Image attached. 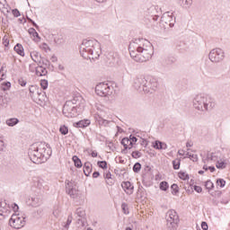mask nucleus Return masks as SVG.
Wrapping results in <instances>:
<instances>
[{
    "label": "nucleus",
    "mask_w": 230,
    "mask_h": 230,
    "mask_svg": "<svg viewBox=\"0 0 230 230\" xmlns=\"http://www.w3.org/2000/svg\"><path fill=\"white\" fill-rule=\"evenodd\" d=\"M52 150L49 144L37 142L32 144L28 151V155L34 164H42L51 157Z\"/></svg>",
    "instance_id": "nucleus-1"
},
{
    "label": "nucleus",
    "mask_w": 230,
    "mask_h": 230,
    "mask_svg": "<svg viewBox=\"0 0 230 230\" xmlns=\"http://www.w3.org/2000/svg\"><path fill=\"white\" fill-rule=\"evenodd\" d=\"M102 49H100V43L96 40H84L80 47V54L83 58H91L89 55H93L92 57L93 60L94 58H100V54Z\"/></svg>",
    "instance_id": "nucleus-2"
},
{
    "label": "nucleus",
    "mask_w": 230,
    "mask_h": 230,
    "mask_svg": "<svg viewBox=\"0 0 230 230\" xmlns=\"http://www.w3.org/2000/svg\"><path fill=\"white\" fill-rule=\"evenodd\" d=\"M132 42L138 45L137 46V53H138L139 62H148V59L152 58V55H154L152 43L143 38L132 40Z\"/></svg>",
    "instance_id": "nucleus-3"
},
{
    "label": "nucleus",
    "mask_w": 230,
    "mask_h": 230,
    "mask_svg": "<svg viewBox=\"0 0 230 230\" xmlns=\"http://www.w3.org/2000/svg\"><path fill=\"white\" fill-rule=\"evenodd\" d=\"M85 101L80 95L75 96L73 100L66 101L63 106V114L66 118H76L78 116V109L84 106Z\"/></svg>",
    "instance_id": "nucleus-4"
},
{
    "label": "nucleus",
    "mask_w": 230,
    "mask_h": 230,
    "mask_svg": "<svg viewBox=\"0 0 230 230\" xmlns=\"http://www.w3.org/2000/svg\"><path fill=\"white\" fill-rule=\"evenodd\" d=\"M193 107L198 111L204 112V111H211V109H214L215 102H213V99L208 95L200 93L194 98Z\"/></svg>",
    "instance_id": "nucleus-5"
},
{
    "label": "nucleus",
    "mask_w": 230,
    "mask_h": 230,
    "mask_svg": "<svg viewBox=\"0 0 230 230\" xmlns=\"http://www.w3.org/2000/svg\"><path fill=\"white\" fill-rule=\"evenodd\" d=\"M208 58L214 64H218L226 58V53L222 49H213L208 54Z\"/></svg>",
    "instance_id": "nucleus-6"
},
{
    "label": "nucleus",
    "mask_w": 230,
    "mask_h": 230,
    "mask_svg": "<svg viewBox=\"0 0 230 230\" xmlns=\"http://www.w3.org/2000/svg\"><path fill=\"white\" fill-rule=\"evenodd\" d=\"M24 224H26V216L19 217L17 214H13L9 219V226L13 229H21L24 227Z\"/></svg>",
    "instance_id": "nucleus-7"
},
{
    "label": "nucleus",
    "mask_w": 230,
    "mask_h": 230,
    "mask_svg": "<svg viewBox=\"0 0 230 230\" xmlns=\"http://www.w3.org/2000/svg\"><path fill=\"white\" fill-rule=\"evenodd\" d=\"M95 93L98 96L105 97V96H111L112 94V88L109 84L105 83H99L95 86Z\"/></svg>",
    "instance_id": "nucleus-8"
},
{
    "label": "nucleus",
    "mask_w": 230,
    "mask_h": 230,
    "mask_svg": "<svg viewBox=\"0 0 230 230\" xmlns=\"http://www.w3.org/2000/svg\"><path fill=\"white\" fill-rule=\"evenodd\" d=\"M179 215L175 210H172L169 214V218L167 219V230H177L179 227Z\"/></svg>",
    "instance_id": "nucleus-9"
},
{
    "label": "nucleus",
    "mask_w": 230,
    "mask_h": 230,
    "mask_svg": "<svg viewBox=\"0 0 230 230\" xmlns=\"http://www.w3.org/2000/svg\"><path fill=\"white\" fill-rule=\"evenodd\" d=\"M157 79L154 78L152 76H148L146 78L145 84H144V87H143V91L144 93H153V91H155V89H157Z\"/></svg>",
    "instance_id": "nucleus-10"
},
{
    "label": "nucleus",
    "mask_w": 230,
    "mask_h": 230,
    "mask_svg": "<svg viewBox=\"0 0 230 230\" xmlns=\"http://www.w3.org/2000/svg\"><path fill=\"white\" fill-rule=\"evenodd\" d=\"M65 185L67 195H69L71 199H76V189L75 188L76 186V181L73 180H66Z\"/></svg>",
    "instance_id": "nucleus-11"
},
{
    "label": "nucleus",
    "mask_w": 230,
    "mask_h": 230,
    "mask_svg": "<svg viewBox=\"0 0 230 230\" xmlns=\"http://www.w3.org/2000/svg\"><path fill=\"white\" fill-rule=\"evenodd\" d=\"M27 203L32 208H39V206L42 204V198H40V196L33 195L29 198Z\"/></svg>",
    "instance_id": "nucleus-12"
},
{
    "label": "nucleus",
    "mask_w": 230,
    "mask_h": 230,
    "mask_svg": "<svg viewBox=\"0 0 230 230\" xmlns=\"http://www.w3.org/2000/svg\"><path fill=\"white\" fill-rule=\"evenodd\" d=\"M146 78H145V76L140 75V76H137L134 80V87L135 89H137V91H143V87H144V84L146 82Z\"/></svg>",
    "instance_id": "nucleus-13"
},
{
    "label": "nucleus",
    "mask_w": 230,
    "mask_h": 230,
    "mask_svg": "<svg viewBox=\"0 0 230 230\" xmlns=\"http://www.w3.org/2000/svg\"><path fill=\"white\" fill-rule=\"evenodd\" d=\"M121 186L127 195H132L134 193V185L130 181H123Z\"/></svg>",
    "instance_id": "nucleus-14"
},
{
    "label": "nucleus",
    "mask_w": 230,
    "mask_h": 230,
    "mask_svg": "<svg viewBox=\"0 0 230 230\" xmlns=\"http://www.w3.org/2000/svg\"><path fill=\"white\" fill-rule=\"evenodd\" d=\"M91 125V120L89 119H84L74 123L75 128H87Z\"/></svg>",
    "instance_id": "nucleus-15"
},
{
    "label": "nucleus",
    "mask_w": 230,
    "mask_h": 230,
    "mask_svg": "<svg viewBox=\"0 0 230 230\" xmlns=\"http://www.w3.org/2000/svg\"><path fill=\"white\" fill-rule=\"evenodd\" d=\"M134 44L136 43H134V41L131 40V42L129 43V55L131 58L135 60V62H139V53L137 52V49L136 50H130Z\"/></svg>",
    "instance_id": "nucleus-16"
},
{
    "label": "nucleus",
    "mask_w": 230,
    "mask_h": 230,
    "mask_svg": "<svg viewBox=\"0 0 230 230\" xmlns=\"http://www.w3.org/2000/svg\"><path fill=\"white\" fill-rule=\"evenodd\" d=\"M153 148H155V150H166L168 145L161 140H155L153 142Z\"/></svg>",
    "instance_id": "nucleus-17"
},
{
    "label": "nucleus",
    "mask_w": 230,
    "mask_h": 230,
    "mask_svg": "<svg viewBox=\"0 0 230 230\" xmlns=\"http://www.w3.org/2000/svg\"><path fill=\"white\" fill-rule=\"evenodd\" d=\"M93 172V164L90 162H86L84 164V173L85 177H89Z\"/></svg>",
    "instance_id": "nucleus-18"
},
{
    "label": "nucleus",
    "mask_w": 230,
    "mask_h": 230,
    "mask_svg": "<svg viewBox=\"0 0 230 230\" xmlns=\"http://www.w3.org/2000/svg\"><path fill=\"white\" fill-rule=\"evenodd\" d=\"M33 186L39 190H42L44 188V180L39 177L33 178Z\"/></svg>",
    "instance_id": "nucleus-19"
},
{
    "label": "nucleus",
    "mask_w": 230,
    "mask_h": 230,
    "mask_svg": "<svg viewBox=\"0 0 230 230\" xmlns=\"http://www.w3.org/2000/svg\"><path fill=\"white\" fill-rule=\"evenodd\" d=\"M8 103H10V97L7 95H3L0 93V106L1 107H7Z\"/></svg>",
    "instance_id": "nucleus-20"
},
{
    "label": "nucleus",
    "mask_w": 230,
    "mask_h": 230,
    "mask_svg": "<svg viewBox=\"0 0 230 230\" xmlns=\"http://www.w3.org/2000/svg\"><path fill=\"white\" fill-rule=\"evenodd\" d=\"M176 49H178V51H188V49H190V48L188 47V45L186 44V42L184 41H180L176 44Z\"/></svg>",
    "instance_id": "nucleus-21"
},
{
    "label": "nucleus",
    "mask_w": 230,
    "mask_h": 230,
    "mask_svg": "<svg viewBox=\"0 0 230 230\" xmlns=\"http://www.w3.org/2000/svg\"><path fill=\"white\" fill-rule=\"evenodd\" d=\"M14 51L17 53V55H20V57H24V47H22V44L17 43L14 46Z\"/></svg>",
    "instance_id": "nucleus-22"
},
{
    "label": "nucleus",
    "mask_w": 230,
    "mask_h": 230,
    "mask_svg": "<svg viewBox=\"0 0 230 230\" xmlns=\"http://www.w3.org/2000/svg\"><path fill=\"white\" fill-rule=\"evenodd\" d=\"M31 58L35 62L36 64L39 63V58H42V56L38 51H32L31 52Z\"/></svg>",
    "instance_id": "nucleus-23"
},
{
    "label": "nucleus",
    "mask_w": 230,
    "mask_h": 230,
    "mask_svg": "<svg viewBox=\"0 0 230 230\" xmlns=\"http://www.w3.org/2000/svg\"><path fill=\"white\" fill-rule=\"evenodd\" d=\"M19 122L20 120L17 118H11L5 121L8 127H15V125H18Z\"/></svg>",
    "instance_id": "nucleus-24"
},
{
    "label": "nucleus",
    "mask_w": 230,
    "mask_h": 230,
    "mask_svg": "<svg viewBox=\"0 0 230 230\" xmlns=\"http://www.w3.org/2000/svg\"><path fill=\"white\" fill-rule=\"evenodd\" d=\"M72 160L75 168H82V166H84V164H82V160L77 155H74L72 157Z\"/></svg>",
    "instance_id": "nucleus-25"
},
{
    "label": "nucleus",
    "mask_w": 230,
    "mask_h": 230,
    "mask_svg": "<svg viewBox=\"0 0 230 230\" xmlns=\"http://www.w3.org/2000/svg\"><path fill=\"white\" fill-rule=\"evenodd\" d=\"M40 60L38 61L39 66H45V67H49L51 66V62L44 58H40Z\"/></svg>",
    "instance_id": "nucleus-26"
},
{
    "label": "nucleus",
    "mask_w": 230,
    "mask_h": 230,
    "mask_svg": "<svg viewBox=\"0 0 230 230\" xmlns=\"http://www.w3.org/2000/svg\"><path fill=\"white\" fill-rule=\"evenodd\" d=\"M159 188L162 191H168V189L170 188V185L168 184V181H164L160 182Z\"/></svg>",
    "instance_id": "nucleus-27"
},
{
    "label": "nucleus",
    "mask_w": 230,
    "mask_h": 230,
    "mask_svg": "<svg viewBox=\"0 0 230 230\" xmlns=\"http://www.w3.org/2000/svg\"><path fill=\"white\" fill-rule=\"evenodd\" d=\"M28 31L32 37L38 39V40H40V36L39 35V32H37L35 28H30Z\"/></svg>",
    "instance_id": "nucleus-28"
},
{
    "label": "nucleus",
    "mask_w": 230,
    "mask_h": 230,
    "mask_svg": "<svg viewBox=\"0 0 230 230\" xmlns=\"http://www.w3.org/2000/svg\"><path fill=\"white\" fill-rule=\"evenodd\" d=\"M59 132L62 134V136H67V134H69V128H67L66 125H63L59 128Z\"/></svg>",
    "instance_id": "nucleus-29"
},
{
    "label": "nucleus",
    "mask_w": 230,
    "mask_h": 230,
    "mask_svg": "<svg viewBox=\"0 0 230 230\" xmlns=\"http://www.w3.org/2000/svg\"><path fill=\"white\" fill-rule=\"evenodd\" d=\"M10 87H12V83L10 82H4L1 84V89L4 92V91H10Z\"/></svg>",
    "instance_id": "nucleus-30"
},
{
    "label": "nucleus",
    "mask_w": 230,
    "mask_h": 230,
    "mask_svg": "<svg viewBox=\"0 0 230 230\" xmlns=\"http://www.w3.org/2000/svg\"><path fill=\"white\" fill-rule=\"evenodd\" d=\"M179 179H181V181H188L190 179V174L186 173L185 172L181 171L178 173Z\"/></svg>",
    "instance_id": "nucleus-31"
},
{
    "label": "nucleus",
    "mask_w": 230,
    "mask_h": 230,
    "mask_svg": "<svg viewBox=\"0 0 230 230\" xmlns=\"http://www.w3.org/2000/svg\"><path fill=\"white\" fill-rule=\"evenodd\" d=\"M136 143H137V137L130 135L129 136V148H134V145H136Z\"/></svg>",
    "instance_id": "nucleus-32"
},
{
    "label": "nucleus",
    "mask_w": 230,
    "mask_h": 230,
    "mask_svg": "<svg viewBox=\"0 0 230 230\" xmlns=\"http://www.w3.org/2000/svg\"><path fill=\"white\" fill-rule=\"evenodd\" d=\"M205 188H206V190H208V191H211V190H213V188H215V184L213 183V181H211V180H208L205 182Z\"/></svg>",
    "instance_id": "nucleus-33"
},
{
    "label": "nucleus",
    "mask_w": 230,
    "mask_h": 230,
    "mask_svg": "<svg viewBox=\"0 0 230 230\" xmlns=\"http://www.w3.org/2000/svg\"><path fill=\"white\" fill-rule=\"evenodd\" d=\"M186 155L187 156H185L184 159L188 157L189 159H190V161H193V163H197V161H199V156L197 155H191L190 153H187Z\"/></svg>",
    "instance_id": "nucleus-34"
},
{
    "label": "nucleus",
    "mask_w": 230,
    "mask_h": 230,
    "mask_svg": "<svg viewBox=\"0 0 230 230\" xmlns=\"http://www.w3.org/2000/svg\"><path fill=\"white\" fill-rule=\"evenodd\" d=\"M75 214L77 215V217H79L80 218H84V217H85V210H84L82 208H78L75 210Z\"/></svg>",
    "instance_id": "nucleus-35"
},
{
    "label": "nucleus",
    "mask_w": 230,
    "mask_h": 230,
    "mask_svg": "<svg viewBox=\"0 0 230 230\" xmlns=\"http://www.w3.org/2000/svg\"><path fill=\"white\" fill-rule=\"evenodd\" d=\"M226 166H227V164L224 161H222V162L217 161V164H216V167L218 170H224V168H226Z\"/></svg>",
    "instance_id": "nucleus-36"
},
{
    "label": "nucleus",
    "mask_w": 230,
    "mask_h": 230,
    "mask_svg": "<svg viewBox=\"0 0 230 230\" xmlns=\"http://www.w3.org/2000/svg\"><path fill=\"white\" fill-rule=\"evenodd\" d=\"M172 168L173 170H179V168H181V159H176L172 161Z\"/></svg>",
    "instance_id": "nucleus-37"
},
{
    "label": "nucleus",
    "mask_w": 230,
    "mask_h": 230,
    "mask_svg": "<svg viewBox=\"0 0 230 230\" xmlns=\"http://www.w3.org/2000/svg\"><path fill=\"white\" fill-rule=\"evenodd\" d=\"M133 172L135 173H139V172H141V164L139 162H137L134 165H133Z\"/></svg>",
    "instance_id": "nucleus-38"
},
{
    "label": "nucleus",
    "mask_w": 230,
    "mask_h": 230,
    "mask_svg": "<svg viewBox=\"0 0 230 230\" xmlns=\"http://www.w3.org/2000/svg\"><path fill=\"white\" fill-rule=\"evenodd\" d=\"M171 190H172V193L173 195H177V193H179V185H177V183H173L172 186H171Z\"/></svg>",
    "instance_id": "nucleus-39"
},
{
    "label": "nucleus",
    "mask_w": 230,
    "mask_h": 230,
    "mask_svg": "<svg viewBox=\"0 0 230 230\" xmlns=\"http://www.w3.org/2000/svg\"><path fill=\"white\" fill-rule=\"evenodd\" d=\"M143 154L139 151H133L131 153V157H133V159H139V157H142Z\"/></svg>",
    "instance_id": "nucleus-40"
},
{
    "label": "nucleus",
    "mask_w": 230,
    "mask_h": 230,
    "mask_svg": "<svg viewBox=\"0 0 230 230\" xmlns=\"http://www.w3.org/2000/svg\"><path fill=\"white\" fill-rule=\"evenodd\" d=\"M97 165L102 170H107V161H98Z\"/></svg>",
    "instance_id": "nucleus-41"
},
{
    "label": "nucleus",
    "mask_w": 230,
    "mask_h": 230,
    "mask_svg": "<svg viewBox=\"0 0 230 230\" xmlns=\"http://www.w3.org/2000/svg\"><path fill=\"white\" fill-rule=\"evenodd\" d=\"M121 209H122L124 215H128L130 213L128 211V204H127V203H122L121 204Z\"/></svg>",
    "instance_id": "nucleus-42"
},
{
    "label": "nucleus",
    "mask_w": 230,
    "mask_h": 230,
    "mask_svg": "<svg viewBox=\"0 0 230 230\" xmlns=\"http://www.w3.org/2000/svg\"><path fill=\"white\" fill-rule=\"evenodd\" d=\"M216 182L217 185L219 186L220 188H224L226 186V180L222 178H218Z\"/></svg>",
    "instance_id": "nucleus-43"
},
{
    "label": "nucleus",
    "mask_w": 230,
    "mask_h": 230,
    "mask_svg": "<svg viewBox=\"0 0 230 230\" xmlns=\"http://www.w3.org/2000/svg\"><path fill=\"white\" fill-rule=\"evenodd\" d=\"M130 143V139L127 137H123L120 141V145H122L123 146H128Z\"/></svg>",
    "instance_id": "nucleus-44"
},
{
    "label": "nucleus",
    "mask_w": 230,
    "mask_h": 230,
    "mask_svg": "<svg viewBox=\"0 0 230 230\" xmlns=\"http://www.w3.org/2000/svg\"><path fill=\"white\" fill-rule=\"evenodd\" d=\"M48 85H49L48 80L42 79L40 81V86H41V89H43V91H46V89H48Z\"/></svg>",
    "instance_id": "nucleus-45"
},
{
    "label": "nucleus",
    "mask_w": 230,
    "mask_h": 230,
    "mask_svg": "<svg viewBox=\"0 0 230 230\" xmlns=\"http://www.w3.org/2000/svg\"><path fill=\"white\" fill-rule=\"evenodd\" d=\"M112 64L114 66H119L121 64V59H119V57H118V55H116L113 59H112Z\"/></svg>",
    "instance_id": "nucleus-46"
},
{
    "label": "nucleus",
    "mask_w": 230,
    "mask_h": 230,
    "mask_svg": "<svg viewBox=\"0 0 230 230\" xmlns=\"http://www.w3.org/2000/svg\"><path fill=\"white\" fill-rule=\"evenodd\" d=\"M38 67L40 71L41 76H46V75H48V70L46 69V67L42 66V65H39Z\"/></svg>",
    "instance_id": "nucleus-47"
},
{
    "label": "nucleus",
    "mask_w": 230,
    "mask_h": 230,
    "mask_svg": "<svg viewBox=\"0 0 230 230\" xmlns=\"http://www.w3.org/2000/svg\"><path fill=\"white\" fill-rule=\"evenodd\" d=\"M40 48L41 49H43L46 53H48V51H51V49L49 48V46H48V44L47 43H42L40 46Z\"/></svg>",
    "instance_id": "nucleus-48"
},
{
    "label": "nucleus",
    "mask_w": 230,
    "mask_h": 230,
    "mask_svg": "<svg viewBox=\"0 0 230 230\" xmlns=\"http://www.w3.org/2000/svg\"><path fill=\"white\" fill-rule=\"evenodd\" d=\"M181 4L185 6V8H190L191 6V0H181Z\"/></svg>",
    "instance_id": "nucleus-49"
},
{
    "label": "nucleus",
    "mask_w": 230,
    "mask_h": 230,
    "mask_svg": "<svg viewBox=\"0 0 230 230\" xmlns=\"http://www.w3.org/2000/svg\"><path fill=\"white\" fill-rule=\"evenodd\" d=\"M103 118H102V116L100 115H95V121H97V123H99V125H103Z\"/></svg>",
    "instance_id": "nucleus-50"
},
{
    "label": "nucleus",
    "mask_w": 230,
    "mask_h": 230,
    "mask_svg": "<svg viewBox=\"0 0 230 230\" xmlns=\"http://www.w3.org/2000/svg\"><path fill=\"white\" fill-rule=\"evenodd\" d=\"M12 13L13 17H21V12L19 11V9H13Z\"/></svg>",
    "instance_id": "nucleus-51"
},
{
    "label": "nucleus",
    "mask_w": 230,
    "mask_h": 230,
    "mask_svg": "<svg viewBox=\"0 0 230 230\" xmlns=\"http://www.w3.org/2000/svg\"><path fill=\"white\" fill-rule=\"evenodd\" d=\"M35 91H37V86L31 85L29 87V92H30L31 96H33V94H35Z\"/></svg>",
    "instance_id": "nucleus-52"
},
{
    "label": "nucleus",
    "mask_w": 230,
    "mask_h": 230,
    "mask_svg": "<svg viewBox=\"0 0 230 230\" xmlns=\"http://www.w3.org/2000/svg\"><path fill=\"white\" fill-rule=\"evenodd\" d=\"M27 20L29 21V22L34 27L36 28V30H39V26L37 25V23L35 22V21H33L31 18L27 16Z\"/></svg>",
    "instance_id": "nucleus-53"
},
{
    "label": "nucleus",
    "mask_w": 230,
    "mask_h": 230,
    "mask_svg": "<svg viewBox=\"0 0 230 230\" xmlns=\"http://www.w3.org/2000/svg\"><path fill=\"white\" fill-rule=\"evenodd\" d=\"M3 44L5 48H8V46H10V40L4 38Z\"/></svg>",
    "instance_id": "nucleus-54"
},
{
    "label": "nucleus",
    "mask_w": 230,
    "mask_h": 230,
    "mask_svg": "<svg viewBox=\"0 0 230 230\" xmlns=\"http://www.w3.org/2000/svg\"><path fill=\"white\" fill-rule=\"evenodd\" d=\"M18 82H19V84H20V85L22 86V87H25V85H26V81L23 79V78H20L19 80H18Z\"/></svg>",
    "instance_id": "nucleus-55"
},
{
    "label": "nucleus",
    "mask_w": 230,
    "mask_h": 230,
    "mask_svg": "<svg viewBox=\"0 0 230 230\" xmlns=\"http://www.w3.org/2000/svg\"><path fill=\"white\" fill-rule=\"evenodd\" d=\"M194 190H196L197 193H202V187L195 185Z\"/></svg>",
    "instance_id": "nucleus-56"
},
{
    "label": "nucleus",
    "mask_w": 230,
    "mask_h": 230,
    "mask_svg": "<svg viewBox=\"0 0 230 230\" xmlns=\"http://www.w3.org/2000/svg\"><path fill=\"white\" fill-rule=\"evenodd\" d=\"M185 191L189 194V195H191V193H193V187H188L186 188L185 187Z\"/></svg>",
    "instance_id": "nucleus-57"
},
{
    "label": "nucleus",
    "mask_w": 230,
    "mask_h": 230,
    "mask_svg": "<svg viewBox=\"0 0 230 230\" xmlns=\"http://www.w3.org/2000/svg\"><path fill=\"white\" fill-rule=\"evenodd\" d=\"M157 11V6L153 5L148 9L149 13H154V12Z\"/></svg>",
    "instance_id": "nucleus-58"
},
{
    "label": "nucleus",
    "mask_w": 230,
    "mask_h": 230,
    "mask_svg": "<svg viewBox=\"0 0 230 230\" xmlns=\"http://www.w3.org/2000/svg\"><path fill=\"white\" fill-rule=\"evenodd\" d=\"M201 229H203V230H208V223L206 221H203L201 223Z\"/></svg>",
    "instance_id": "nucleus-59"
},
{
    "label": "nucleus",
    "mask_w": 230,
    "mask_h": 230,
    "mask_svg": "<svg viewBox=\"0 0 230 230\" xmlns=\"http://www.w3.org/2000/svg\"><path fill=\"white\" fill-rule=\"evenodd\" d=\"M128 150H132V147H130L128 146H125L124 149L121 150V154H127Z\"/></svg>",
    "instance_id": "nucleus-60"
},
{
    "label": "nucleus",
    "mask_w": 230,
    "mask_h": 230,
    "mask_svg": "<svg viewBox=\"0 0 230 230\" xmlns=\"http://www.w3.org/2000/svg\"><path fill=\"white\" fill-rule=\"evenodd\" d=\"M114 172L119 175V177H121V175H123V173L121 172V169L120 168H117L114 170Z\"/></svg>",
    "instance_id": "nucleus-61"
},
{
    "label": "nucleus",
    "mask_w": 230,
    "mask_h": 230,
    "mask_svg": "<svg viewBox=\"0 0 230 230\" xmlns=\"http://www.w3.org/2000/svg\"><path fill=\"white\" fill-rule=\"evenodd\" d=\"M12 208L14 213H17V211H19V205H17L16 203H13Z\"/></svg>",
    "instance_id": "nucleus-62"
},
{
    "label": "nucleus",
    "mask_w": 230,
    "mask_h": 230,
    "mask_svg": "<svg viewBox=\"0 0 230 230\" xmlns=\"http://www.w3.org/2000/svg\"><path fill=\"white\" fill-rule=\"evenodd\" d=\"M104 179H106L107 181H110V179H112V174L111 173V172L104 174Z\"/></svg>",
    "instance_id": "nucleus-63"
},
{
    "label": "nucleus",
    "mask_w": 230,
    "mask_h": 230,
    "mask_svg": "<svg viewBox=\"0 0 230 230\" xmlns=\"http://www.w3.org/2000/svg\"><path fill=\"white\" fill-rule=\"evenodd\" d=\"M167 65L170 66L171 64H173L175 62L174 58H169L167 60Z\"/></svg>",
    "instance_id": "nucleus-64"
}]
</instances>
